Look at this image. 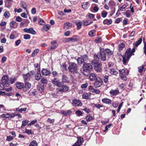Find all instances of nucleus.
I'll use <instances>...</instances> for the list:
<instances>
[{"instance_id":"obj_14","label":"nucleus","mask_w":146,"mask_h":146,"mask_svg":"<svg viewBox=\"0 0 146 146\" xmlns=\"http://www.w3.org/2000/svg\"><path fill=\"white\" fill-rule=\"evenodd\" d=\"M70 41L72 42H76L79 40V37L77 35H74L69 38Z\"/></svg>"},{"instance_id":"obj_64","label":"nucleus","mask_w":146,"mask_h":146,"mask_svg":"<svg viewBox=\"0 0 146 146\" xmlns=\"http://www.w3.org/2000/svg\"><path fill=\"white\" fill-rule=\"evenodd\" d=\"M15 80L16 79L15 77L11 78L10 80V82L11 84H13L14 83Z\"/></svg>"},{"instance_id":"obj_44","label":"nucleus","mask_w":146,"mask_h":146,"mask_svg":"<svg viewBox=\"0 0 146 146\" xmlns=\"http://www.w3.org/2000/svg\"><path fill=\"white\" fill-rule=\"evenodd\" d=\"M144 68V66L143 65L139 67H138V72L140 73L142 72Z\"/></svg>"},{"instance_id":"obj_17","label":"nucleus","mask_w":146,"mask_h":146,"mask_svg":"<svg viewBox=\"0 0 146 146\" xmlns=\"http://www.w3.org/2000/svg\"><path fill=\"white\" fill-rule=\"evenodd\" d=\"M119 91L118 89L116 90H111L110 92V94L112 96H115L119 94Z\"/></svg>"},{"instance_id":"obj_9","label":"nucleus","mask_w":146,"mask_h":146,"mask_svg":"<svg viewBox=\"0 0 146 146\" xmlns=\"http://www.w3.org/2000/svg\"><path fill=\"white\" fill-rule=\"evenodd\" d=\"M94 85L96 88H98L101 86L103 83L102 79L100 77H97V79L95 80Z\"/></svg>"},{"instance_id":"obj_22","label":"nucleus","mask_w":146,"mask_h":146,"mask_svg":"<svg viewBox=\"0 0 146 146\" xmlns=\"http://www.w3.org/2000/svg\"><path fill=\"white\" fill-rule=\"evenodd\" d=\"M91 95L90 93H85L82 95V98L84 99H88Z\"/></svg>"},{"instance_id":"obj_58","label":"nucleus","mask_w":146,"mask_h":146,"mask_svg":"<svg viewBox=\"0 0 146 146\" xmlns=\"http://www.w3.org/2000/svg\"><path fill=\"white\" fill-rule=\"evenodd\" d=\"M36 91L35 90H31L29 92V94L30 95H35L36 94Z\"/></svg>"},{"instance_id":"obj_53","label":"nucleus","mask_w":146,"mask_h":146,"mask_svg":"<svg viewBox=\"0 0 146 146\" xmlns=\"http://www.w3.org/2000/svg\"><path fill=\"white\" fill-rule=\"evenodd\" d=\"M41 82L42 84H46L47 83V80L45 78H43L41 79Z\"/></svg>"},{"instance_id":"obj_28","label":"nucleus","mask_w":146,"mask_h":146,"mask_svg":"<svg viewBox=\"0 0 146 146\" xmlns=\"http://www.w3.org/2000/svg\"><path fill=\"white\" fill-rule=\"evenodd\" d=\"M96 31L95 30H92L88 33V35L89 36L93 37L96 35Z\"/></svg>"},{"instance_id":"obj_21","label":"nucleus","mask_w":146,"mask_h":146,"mask_svg":"<svg viewBox=\"0 0 146 146\" xmlns=\"http://www.w3.org/2000/svg\"><path fill=\"white\" fill-rule=\"evenodd\" d=\"M102 102L105 104H109L111 103V100L109 99L105 98L103 99L102 100Z\"/></svg>"},{"instance_id":"obj_23","label":"nucleus","mask_w":146,"mask_h":146,"mask_svg":"<svg viewBox=\"0 0 146 146\" xmlns=\"http://www.w3.org/2000/svg\"><path fill=\"white\" fill-rule=\"evenodd\" d=\"M62 82L65 83H68L69 82L68 78L66 75H62Z\"/></svg>"},{"instance_id":"obj_49","label":"nucleus","mask_w":146,"mask_h":146,"mask_svg":"<svg viewBox=\"0 0 146 146\" xmlns=\"http://www.w3.org/2000/svg\"><path fill=\"white\" fill-rule=\"evenodd\" d=\"M109 76H108L107 75H105L104 77V82L106 83L108 82V81Z\"/></svg>"},{"instance_id":"obj_60","label":"nucleus","mask_w":146,"mask_h":146,"mask_svg":"<svg viewBox=\"0 0 146 146\" xmlns=\"http://www.w3.org/2000/svg\"><path fill=\"white\" fill-rule=\"evenodd\" d=\"M44 21L41 19H39L38 23L40 25H43L44 23Z\"/></svg>"},{"instance_id":"obj_1","label":"nucleus","mask_w":146,"mask_h":146,"mask_svg":"<svg viewBox=\"0 0 146 146\" xmlns=\"http://www.w3.org/2000/svg\"><path fill=\"white\" fill-rule=\"evenodd\" d=\"M135 52V49L134 48H133L132 50L131 48H129L126 50L125 54L122 56L123 62L124 65L126 64L127 61Z\"/></svg>"},{"instance_id":"obj_63","label":"nucleus","mask_w":146,"mask_h":146,"mask_svg":"<svg viewBox=\"0 0 146 146\" xmlns=\"http://www.w3.org/2000/svg\"><path fill=\"white\" fill-rule=\"evenodd\" d=\"M54 121V119H51L50 118H48L47 120V121L48 122H49L50 123H53Z\"/></svg>"},{"instance_id":"obj_52","label":"nucleus","mask_w":146,"mask_h":146,"mask_svg":"<svg viewBox=\"0 0 146 146\" xmlns=\"http://www.w3.org/2000/svg\"><path fill=\"white\" fill-rule=\"evenodd\" d=\"M123 102H121V103L119 105L118 109L117 110V113H119V112L121 108L123 106Z\"/></svg>"},{"instance_id":"obj_33","label":"nucleus","mask_w":146,"mask_h":146,"mask_svg":"<svg viewBox=\"0 0 146 146\" xmlns=\"http://www.w3.org/2000/svg\"><path fill=\"white\" fill-rule=\"evenodd\" d=\"M110 73L111 74L114 75H116L118 74L117 72L114 69H110Z\"/></svg>"},{"instance_id":"obj_55","label":"nucleus","mask_w":146,"mask_h":146,"mask_svg":"<svg viewBox=\"0 0 146 146\" xmlns=\"http://www.w3.org/2000/svg\"><path fill=\"white\" fill-rule=\"evenodd\" d=\"M99 59V57L96 54L94 55V60H93L92 61H97L98 62V60Z\"/></svg>"},{"instance_id":"obj_20","label":"nucleus","mask_w":146,"mask_h":146,"mask_svg":"<svg viewBox=\"0 0 146 146\" xmlns=\"http://www.w3.org/2000/svg\"><path fill=\"white\" fill-rule=\"evenodd\" d=\"M31 84L28 82H26L25 83V87L23 88V90L24 92L27 91L28 89L31 88Z\"/></svg>"},{"instance_id":"obj_38","label":"nucleus","mask_w":146,"mask_h":146,"mask_svg":"<svg viewBox=\"0 0 146 146\" xmlns=\"http://www.w3.org/2000/svg\"><path fill=\"white\" fill-rule=\"evenodd\" d=\"M62 86V90H63V92H66L68 90L69 88L68 86L65 85H63Z\"/></svg>"},{"instance_id":"obj_8","label":"nucleus","mask_w":146,"mask_h":146,"mask_svg":"<svg viewBox=\"0 0 146 146\" xmlns=\"http://www.w3.org/2000/svg\"><path fill=\"white\" fill-rule=\"evenodd\" d=\"M1 80L5 86L7 87L9 86L10 84L9 82L8 77L7 76L4 75L2 78Z\"/></svg>"},{"instance_id":"obj_12","label":"nucleus","mask_w":146,"mask_h":146,"mask_svg":"<svg viewBox=\"0 0 146 146\" xmlns=\"http://www.w3.org/2000/svg\"><path fill=\"white\" fill-rule=\"evenodd\" d=\"M23 31L27 33H30L33 35L35 34L36 33L35 31L32 28H31L29 29L25 28L24 29Z\"/></svg>"},{"instance_id":"obj_3","label":"nucleus","mask_w":146,"mask_h":146,"mask_svg":"<svg viewBox=\"0 0 146 146\" xmlns=\"http://www.w3.org/2000/svg\"><path fill=\"white\" fill-rule=\"evenodd\" d=\"M100 57L101 60L103 61H105L106 59L105 51L107 54L110 56L111 55L113 54V52L108 48L106 49L105 50L104 48H100Z\"/></svg>"},{"instance_id":"obj_62","label":"nucleus","mask_w":146,"mask_h":146,"mask_svg":"<svg viewBox=\"0 0 146 146\" xmlns=\"http://www.w3.org/2000/svg\"><path fill=\"white\" fill-rule=\"evenodd\" d=\"M88 83H86L85 84H83L81 85V88H85L88 86Z\"/></svg>"},{"instance_id":"obj_4","label":"nucleus","mask_w":146,"mask_h":146,"mask_svg":"<svg viewBox=\"0 0 146 146\" xmlns=\"http://www.w3.org/2000/svg\"><path fill=\"white\" fill-rule=\"evenodd\" d=\"M69 71L73 73H77L78 72L77 65L74 62H70L68 67Z\"/></svg>"},{"instance_id":"obj_2","label":"nucleus","mask_w":146,"mask_h":146,"mask_svg":"<svg viewBox=\"0 0 146 146\" xmlns=\"http://www.w3.org/2000/svg\"><path fill=\"white\" fill-rule=\"evenodd\" d=\"M92 68V66L90 63L85 62L83 64L81 71L84 76H88Z\"/></svg>"},{"instance_id":"obj_57","label":"nucleus","mask_w":146,"mask_h":146,"mask_svg":"<svg viewBox=\"0 0 146 146\" xmlns=\"http://www.w3.org/2000/svg\"><path fill=\"white\" fill-rule=\"evenodd\" d=\"M52 73L53 75V77H56L58 74V72L56 71H52Z\"/></svg>"},{"instance_id":"obj_27","label":"nucleus","mask_w":146,"mask_h":146,"mask_svg":"<svg viewBox=\"0 0 146 146\" xmlns=\"http://www.w3.org/2000/svg\"><path fill=\"white\" fill-rule=\"evenodd\" d=\"M75 24L76 25L77 27V29L78 30L80 29L81 27L82 23L81 21H76L75 22Z\"/></svg>"},{"instance_id":"obj_18","label":"nucleus","mask_w":146,"mask_h":146,"mask_svg":"<svg viewBox=\"0 0 146 146\" xmlns=\"http://www.w3.org/2000/svg\"><path fill=\"white\" fill-rule=\"evenodd\" d=\"M89 78L90 80L92 81L95 80L97 78L95 74L93 73H91L90 74Z\"/></svg>"},{"instance_id":"obj_16","label":"nucleus","mask_w":146,"mask_h":146,"mask_svg":"<svg viewBox=\"0 0 146 146\" xmlns=\"http://www.w3.org/2000/svg\"><path fill=\"white\" fill-rule=\"evenodd\" d=\"M42 74L46 76H48L50 74V70H48L47 69L43 68L41 71Z\"/></svg>"},{"instance_id":"obj_48","label":"nucleus","mask_w":146,"mask_h":146,"mask_svg":"<svg viewBox=\"0 0 146 146\" xmlns=\"http://www.w3.org/2000/svg\"><path fill=\"white\" fill-rule=\"evenodd\" d=\"M10 14L8 12L5 11L4 14V16L6 18H8L10 16Z\"/></svg>"},{"instance_id":"obj_46","label":"nucleus","mask_w":146,"mask_h":146,"mask_svg":"<svg viewBox=\"0 0 146 146\" xmlns=\"http://www.w3.org/2000/svg\"><path fill=\"white\" fill-rule=\"evenodd\" d=\"M37 120L36 119L33 120L31 122L27 124L28 126H31L33 125L36 123Z\"/></svg>"},{"instance_id":"obj_54","label":"nucleus","mask_w":146,"mask_h":146,"mask_svg":"<svg viewBox=\"0 0 146 146\" xmlns=\"http://www.w3.org/2000/svg\"><path fill=\"white\" fill-rule=\"evenodd\" d=\"M31 38L30 35L29 34H25L24 35V38L25 39H30Z\"/></svg>"},{"instance_id":"obj_13","label":"nucleus","mask_w":146,"mask_h":146,"mask_svg":"<svg viewBox=\"0 0 146 146\" xmlns=\"http://www.w3.org/2000/svg\"><path fill=\"white\" fill-rule=\"evenodd\" d=\"M72 104L75 106H82V104L79 100L75 99L72 101Z\"/></svg>"},{"instance_id":"obj_6","label":"nucleus","mask_w":146,"mask_h":146,"mask_svg":"<svg viewBox=\"0 0 146 146\" xmlns=\"http://www.w3.org/2000/svg\"><path fill=\"white\" fill-rule=\"evenodd\" d=\"M88 59V56L86 55H84L78 57L77 59V61L79 64H82L85 61H86Z\"/></svg>"},{"instance_id":"obj_19","label":"nucleus","mask_w":146,"mask_h":146,"mask_svg":"<svg viewBox=\"0 0 146 146\" xmlns=\"http://www.w3.org/2000/svg\"><path fill=\"white\" fill-rule=\"evenodd\" d=\"M38 71L35 76V78L36 80L38 81L41 78V74L40 69H38Z\"/></svg>"},{"instance_id":"obj_41","label":"nucleus","mask_w":146,"mask_h":146,"mask_svg":"<svg viewBox=\"0 0 146 146\" xmlns=\"http://www.w3.org/2000/svg\"><path fill=\"white\" fill-rule=\"evenodd\" d=\"M39 52V50L38 49H36L35 50H34L33 51V52L31 56L32 57H34Z\"/></svg>"},{"instance_id":"obj_34","label":"nucleus","mask_w":146,"mask_h":146,"mask_svg":"<svg viewBox=\"0 0 146 146\" xmlns=\"http://www.w3.org/2000/svg\"><path fill=\"white\" fill-rule=\"evenodd\" d=\"M25 133L29 135L33 134V132L32 131L31 129H25Z\"/></svg>"},{"instance_id":"obj_5","label":"nucleus","mask_w":146,"mask_h":146,"mask_svg":"<svg viewBox=\"0 0 146 146\" xmlns=\"http://www.w3.org/2000/svg\"><path fill=\"white\" fill-rule=\"evenodd\" d=\"M92 63L94 65V68L95 71L97 72H101L102 69L101 68L102 64L98 62L92 61Z\"/></svg>"},{"instance_id":"obj_42","label":"nucleus","mask_w":146,"mask_h":146,"mask_svg":"<svg viewBox=\"0 0 146 146\" xmlns=\"http://www.w3.org/2000/svg\"><path fill=\"white\" fill-rule=\"evenodd\" d=\"M88 4V2L84 3L83 5H82V8L84 9H86L87 8V6Z\"/></svg>"},{"instance_id":"obj_10","label":"nucleus","mask_w":146,"mask_h":146,"mask_svg":"<svg viewBox=\"0 0 146 146\" xmlns=\"http://www.w3.org/2000/svg\"><path fill=\"white\" fill-rule=\"evenodd\" d=\"M83 141V138L78 137L77 141L72 146H81L82 145Z\"/></svg>"},{"instance_id":"obj_59","label":"nucleus","mask_w":146,"mask_h":146,"mask_svg":"<svg viewBox=\"0 0 146 146\" xmlns=\"http://www.w3.org/2000/svg\"><path fill=\"white\" fill-rule=\"evenodd\" d=\"M76 113L78 116H81L82 114V112L80 110L77 111L76 112Z\"/></svg>"},{"instance_id":"obj_61","label":"nucleus","mask_w":146,"mask_h":146,"mask_svg":"<svg viewBox=\"0 0 146 146\" xmlns=\"http://www.w3.org/2000/svg\"><path fill=\"white\" fill-rule=\"evenodd\" d=\"M7 58L5 56H3L1 58V62L2 63H4L6 60Z\"/></svg>"},{"instance_id":"obj_30","label":"nucleus","mask_w":146,"mask_h":146,"mask_svg":"<svg viewBox=\"0 0 146 146\" xmlns=\"http://www.w3.org/2000/svg\"><path fill=\"white\" fill-rule=\"evenodd\" d=\"M112 23V20L110 19L109 20L108 19H106L104 20L103 21V23L104 24H107L109 25L111 24Z\"/></svg>"},{"instance_id":"obj_43","label":"nucleus","mask_w":146,"mask_h":146,"mask_svg":"<svg viewBox=\"0 0 146 146\" xmlns=\"http://www.w3.org/2000/svg\"><path fill=\"white\" fill-rule=\"evenodd\" d=\"M108 14L107 12L106 11H103L101 13L102 17L103 18L106 17Z\"/></svg>"},{"instance_id":"obj_47","label":"nucleus","mask_w":146,"mask_h":146,"mask_svg":"<svg viewBox=\"0 0 146 146\" xmlns=\"http://www.w3.org/2000/svg\"><path fill=\"white\" fill-rule=\"evenodd\" d=\"M44 88V86H40L38 87V89L40 92H42L43 91Z\"/></svg>"},{"instance_id":"obj_24","label":"nucleus","mask_w":146,"mask_h":146,"mask_svg":"<svg viewBox=\"0 0 146 146\" xmlns=\"http://www.w3.org/2000/svg\"><path fill=\"white\" fill-rule=\"evenodd\" d=\"M61 113L64 115L65 116H67L68 115H70L72 113V112L71 110H68L66 111H61Z\"/></svg>"},{"instance_id":"obj_51","label":"nucleus","mask_w":146,"mask_h":146,"mask_svg":"<svg viewBox=\"0 0 146 146\" xmlns=\"http://www.w3.org/2000/svg\"><path fill=\"white\" fill-rule=\"evenodd\" d=\"M88 89L89 90H90L91 92L93 93L94 92V90L95 89L94 88V87L93 86H89L88 87Z\"/></svg>"},{"instance_id":"obj_39","label":"nucleus","mask_w":146,"mask_h":146,"mask_svg":"<svg viewBox=\"0 0 146 146\" xmlns=\"http://www.w3.org/2000/svg\"><path fill=\"white\" fill-rule=\"evenodd\" d=\"M29 122V121L27 120L23 121L22 122V124L21 126V127H25L26 125Z\"/></svg>"},{"instance_id":"obj_11","label":"nucleus","mask_w":146,"mask_h":146,"mask_svg":"<svg viewBox=\"0 0 146 146\" xmlns=\"http://www.w3.org/2000/svg\"><path fill=\"white\" fill-rule=\"evenodd\" d=\"M52 82L53 84L58 87H60L62 86V82L56 78H54L52 79Z\"/></svg>"},{"instance_id":"obj_29","label":"nucleus","mask_w":146,"mask_h":146,"mask_svg":"<svg viewBox=\"0 0 146 146\" xmlns=\"http://www.w3.org/2000/svg\"><path fill=\"white\" fill-rule=\"evenodd\" d=\"M19 108H16V111H17L19 112H22V111H25L27 110V108H20V107Z\"/></svg>"},{"instance_id":"obj_25","label":"nucleus","mask_w":146,"mask_h":146,"mask_svg":"<svg viewBox=\"0 0 146 146\" xmlns=\"http://www.w3.org/2000/svg\"><path fill=\"white\" fill-rule=\"evenodd\" d=\"M17 23L15 21H13L10 22V26L12 28H16L17 27Z\"/></svg>"},{"instance_id":"obj_35","label":"nucleus","mask_w":146,"mask_h":146,"mask_svg":"<svg viewBox=\"0 0 146 146\" xmlns=\"http://www.w3.org/2000/svg\"><path fill=\"white\" fill-rule=\"evenodd\" d=\"M15 116H18L20 118H21L22 117V116L21 114H20L19 113L15 112L13 113L12 114V115L11 116V118H13Z\"/></svg>"},{"instance_id":"obj_36","label":"nucleus","mask_w":146,"mask_h":146,"mask_svg":"<svg viewBox=\"0 0 146 146\" xmlns=\"http://www.w3.org/2000/svg\"><path fill=\"white\" fill-rule=\"evenodd\" d=\"M29 146H37V142L35 140H33L30 143Z\"/></svg>"},{"instance_id":"obj_37","label":"nucleus","mask_w":146,"mask_h":146,"mask_svg":"<svg viewBox=\"0 0 146 146\" xmlns=\"http://www.w3.org/2000/svg\"><path fill=\"white\" fill-rule=\"evenodd\" d=\"M119 50H122L125 46V44L123 42L120 43L119 45Z\"/></svg>"},{"instance_id":"obj_7","label":"nucleus","mask_w":146,"mask_h":146,"mask_svg":"<svg viewBox=\"0 0 146 146\" xmlns=\"http://www.w3.org/2000/svg\"><path fill=\"white\" fill-rule=\"evenodd\" d=\"M119 71L120 76L121 79L124 80H126V74L127 75L128 74L129 72L127 71V73H126L125 70L124 69H120L119 70Z\"/></svg>"},{"instance_id":"obj_31","label":"nucleus","mask_w":146,"mask_h":146,"mask_svg":"<svg viewBox=\"0 0 146 146\" xmlns=\"http://www.w3.org/2000/svg\"><path fill=\"white\" fill-rule=\"evenodd\" d=\"M86 119L87 121H90L94 119V118L90 115H88L86 117Z\"/></svg>"},{"instance_id":"obj_26","label":"nucleus","mask_w":146,"mask_h":146,"mask_svg":"<svg viewBox=\"0 0 146 146\" xmlns=\"http://www.w3.org/2000/svg\"><path fill=\"white\" fill-rule=\"evenodd\" d=\"M72 23H70L66 22L64 24V29H68L69 27H71L72 26Z\"/></svg>"},{"instance_id":"obj_45","label":"nucleus","mask_w":146,"mask_h":146,"mask_svg":"<svg viewBox=\"0 0 146 146\" xmlns=\"http://www.w3.org/2000/svg\"><path fill=\"white\" fill-rule=\"evenodd\" d=\"M21 5L22 7L25 10H27V5L24 2H21Z\"/></svg>"},{"instance_id":"obj_40","label":"nucleus","mask_w":146,"mask_h":146,"mask_svg":"<svg viewBox=\"0 0 146 146\" xmlns=\"http://www.w3.org/2000/svg\"><path fill=\"white\" fill-rule=\"evenodd\" d=\"M142 39L141 38L139 39L135 43V46L137 47L141 42Z\"/></svg>"},{"instance_id":"obj_50","label":"nucleus","mask_w":146,"mask_h":146,"mask_svg":"<svg viewBox=\"0 0 146 146\" xmlns=\"http://www.w3.org/2000/svg\"><path fill=\"white\" fill-rule=\"evenodd\" d=\"M50 29V27L49 25H47L44 26L43 27V29L45 31H48Z\"/></svg>"},{"instance_id":"obj_32","label":"nucleus","mask_w":146,"mask_h":146,"mask_svg":"<svg viewBox=\"0 0 146 146\" xmlns=\"http://www.w3.org/2000/svg\"><path fill=\"white\" fill-rule=\"evenodd\" d=\"M17 87L19 89H21L24 86V84L23 83H18L16 84Z\"/></svg>"},{"instance_id":"obj_56","label":"nucleus","mask_w":146,"mask_h":146,"mask_svg":"<svg viewBox=\"0 0 146 146\" xmlns=\"http://www.w3.org/2000/svg\"><path fill=\"white\" fill-rule=\"evenodd\" d=\"M112 124V123H110L106 125L105 127V129L104 131L105 132L108 129V128L111 127Z\"/></svg>"},{"instance_id":"obj_15","label":"nucleus","mask_w":146,"mask_h":146,"mask_svg":"<svg viewBox=\"0 0 146 146\" xmlns=\"http://www.w3.org/2000/svg\"><path fill=\"white\" fill-rule=\"evenodd\" d=\"M23 77L25 82L29 81L31 78V75L29 73H27L25 74H23Z\"/></svg>"}]
</instances>
